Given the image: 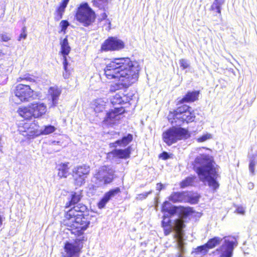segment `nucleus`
<instances>
[{
    "instance_id": "f257e3e1",
    "label": "nucleus",
    "mask_w": 257,
    "mask_h": 257,
    "mask_svg": "<svg viewBox=\"0 0 257 257\" xmlns=\"http://www.w3.org/2000/svg\"><path fill=\"white\" fill-rule=\"evenodd\" d=\"M140 67L137 62H133L129 58H114L107 62L104 69V74L109 79H118L120 84H115L111 90L128 87L135 83L139 77Z\"/></svg>"
},
{
    "instance_id": "f03ea898",
    "label": "nucleus",
    "mask_w": 257,
    "mask_h": 257,
    "mask_svg": "<svg viewBox=\"0 0 257 257\" xmlns=\"http://www.w3.org/2000/svg\"><path fill=\"white\" fill-rule=\"evenodd\" d=\"M194 167L200 180L213 190L219 187L216 181L218 176L217 169L215 167V163L209 155L200 154L194 161Z\"/></svg>"
},
{
    "instance_id": "7ed1b4c3",
    "label": "nucleus",
    "mask_w": 257,
    "mask_h": 257,
    "mask_svg": "<svg viewBox=\"0 0 257 257\" xmlns=\"http://www.w3.org/2000/svg\"><path fill=\"white\" fill-rule=\"evenodd\" d=\"M86 209L85 206H75L67 211L63 220L72 233L79 236L82 234L90 224V216L83 212Z\"/></svg>"
},
{
    "instance_id": "20e7f679",
    "label": "nucleus",
    "mask_w": 257,
    "mask_h": 257,
    "mask_svg": "<svg viewBox=\"0 0 257 257\" xmlns=\"http://www.w3.org/2000/svg\"><path fill=\"white\" fill-rule=\"evenodd\" d=\"M46 104L41 101H34L27 106L18 108L17 112L25 119H31L33 117L38 118L45 115L47 112Z\"/></svg>"
},
{
    "instance_id": "39448f33",
    "label": "nucleus",
    "mask_w": 257,
    "mask_h": 257,
    "mask_svg": "<svg viewBox=\"0 0 257 257\" xmlns=\"http://www.w3.org/2000/svg\"><path fill=\"white\" fill-rule=\"evenodd\" d=\"M38 96V93L34 91L29 84H19L13 91L12 101L16 104L27 102Z\"/></svg>"
},
{
    "instance_id": "423d86ee",
    "label": "nucleus",
    "mask_w": 257,
    "mask_h": 257,
    "mask_svg": "<svg viewBox=\"0 0 257 257\" xmlns=\"http://www.w3.org/2000/svg\"><path fill=\"white\" fill-rule=\"evenodd\" d=\"M195 116L194 112L191 111L190 107L184 105L178 107L173 112H170L168 116V120L171 123H176L180 125L182 122H192Z\"/></svg>"
},
{
    "instance_id": "0eeeda50",
    "label": "nucleus",
    "mask_w": 257,
    "mask_h": 257,
    "mask_svg": "<svg viewBox=\"0 0 257 257\" xmlns=\"http://www.w3.org/2000/svg\"><path fill=\"white\" fill-rule=\"evenodd\" d=\"M114 171L108 166H102L97 170L91 179V182L96 187L110 183L114 179Z\"/></svg>"
},
{
    "instance_id": "6e6552de",
    "label": "nucleus",
    "mask_w": 257,
    "mask_h": 257,
    "mask_svg": "<svg viewBox=\"0 0 257 257\" xmlns=\"http://www.w3.org/2000/svg\"><path fill=\"white\" fill-rule=\"evenodd\" d=\"M190 137L187 130L181 127L173 126L162 134V139L168 146H171L178 141L185 140Z\"/></svg>"
},
{
    "instance_id": "1a4fd4ad",
    "label": "nucleus",
    "mask_w": 257,
    "mask_h": 257,
    "mask_svg": "<svg viewBox=\"0 0 257 257\" xmlns=\"http://www.w3.org/2000/svg\"><path fill=\"white\" fill-rule=\"evenodd\" d=\"M75 18L84 26L87 27L94 22L95 14L87 3H83L78 8Z\"/></svg>"
},
{
    "instance_id": "9d476101",
    "label": "nucleus",
    "mask_w": 257,
    "mask_h": 257,
    "mask_svg": "<svg viewBox=\"0 0 257 257\" xmlns=\"http://www.w3.org/2000/svg\"><path fill=\"white\" fill-rule=\"evenodd\" d=\"M162 211L163 212H167L171 215L177 214L182 218H185L193 213L192 208L191 207L173 206L167 201L164 202L162 207Z\"/></svg>"
},
{
    "instance_id": "9b49d317",
    "label": "nucleus",
    "mask_w": 257,
    "mask_h": 257,
    "mask_svg": "<svg viewBox=\"0 0 257 257\" xmlns=\"http://www.w3.org/2000/svg\"><path fill=\"white\" fill-rule=\"evenodd\" d=\"M235 238L228 237L224 238V243L220 247L218 251L221 257H231L234 245H236Z\"/></svg>"
},
{
    "instance_id": "f8f14e48",
    "label": "nucleus",
    "mask_w": 257,
    "mask_h": 257,
    "mask_svg": "<svg viewBox=\"0 0 257 257\" xmlns=\"http://www.w3.org/2000/svg\"><path fill=\"white\" fill-rule=\"evenodd\" d=\"M60 44L61 46L60 53L63 56V64L65 70V72L63 73V75L65 79H67L69 77V75L68 73L67 70L68 62L67 61L66 56L69 54L71 51V47L69 46L67 36L63 39H60Z\"/></svg>"
},
{
    "instance_id": "ddd939ff",
    "label": "nucleus",
    "mask_w": 257,
    "mask_h": 257,
    "mask_svg": "<svg viewBox=\"0 0 257 257\" xmlns=\"http://www.w3.org/2000/svg\"><path fill=\"white\" fill-rule=\"evenodd\" d=\"M123 42L116 38L107 39L102 45L101 49L104 51H116L123 48Z\"/></svg>"
},
{
    "instance_id": "4468645a",
    "label": "nucleus",
    "mask_w": 257,
    "mask_h": 257,
    "mask_svg": "<svg viewBox=\"0 0 257 257\" xmlns=\"http://www.w3.org/2000/svg\"><path fill=\"white\" fill-rule=\"evenodd\" d=\"M124 112L123 107H115L107 113L103 121L107 125L114 124L120 119L121 114Z\"/></svg>"
},
{
    "instance_id": "2eb2a0df",
    "label": "nucleus",
    "mask_w": 257,
    "mask_h": 257,
    "mask_svg": "<svg viewBox=\"0 0 257 257\" xmlns=\"http://www.w3.org/2000/svg\"><path fill=\"white\" fill-rule=\"evenodd\" d=\"M80 248L79 241H75L73 242H67L64 247L65 251L66 252L65 257H76Z\"/></svg>"
},
{
    "instance_id": "dca6fc26",
    "label": "nucleus",
    "mask_w": 257,
    "mask_h": 257,
    "mask_svg": "<svg viewBox=\"0 0 257 257\" xmlns=\"http://www.w3.org/2000/svg\"><path fill=\"white\" fill-rule=\"evenodd\" d=\"M131 148L128 147L125 149H114L107 154L109 159L116 158L122 159H127L130 157Z\"/></svg>"
},
{
    "instance_id": "f3484780",
    "label": "nucleus",
    "mask_w": 257,
    "mask_h": 257,
    "mask_svg": "<svg viewBox=\"0 0 257 257\" xmlns=\"http://www.w3.org/2000/svg\"><path fill=\"white\" fill-rule=\"evenodd\" d=\"M184 227L183 221L181 219H177L175 221V227L176 233L175 234V238L177 241L178 247L181 250L183 249V236L182 229Z\"/></svg>"
},
{
    "instance_id": "a211bd4d",
    "label": "nucleus",
    "mask_w": 257,
    "mask_h": 257,
    "mask_svg": "<svg viewBox=\"0 0 257 257\" xmlns=\"http://www.w3.org/2000/svg\"><path fill=\"white\" fill-rule=\"evenodd\" d=\"M120 191V189L118 187H117L114 189L110 190L106 193L101 200L98 203V208L99 209L104 208L109 200L115 195L119 193Z\"/></svg>"
},
{
    "instance_id": "6ab92c4d",
    "label": "nucleus",
    "mask_w": 257,
    "mask_h": 257,
    "mask_svg": "<svg viewBox=\"0 0 257 257\" xmlns=\"http://www.w3.org/2000/svg\"><path fill=\"white\" fill-rule=\"evenodd\" d=\"M222 239L218 237H215L210 239L207 243L203 246H199L197 248V251L205 254L207 251V248H212L218 244Z\"/></svg>"
},
{
    "instance_id": "aec40b11",
    "label": "nucleus",
    "mask_w": 257,
    "mask_h": 257,
    "mask_svg": "<svg viewBox=\"0 0 257 257\" xmlns=\"http://www.w3.org/2000/svg\"><path fill=\"white\" fill-rule=\"evenodd\" d=\"M48 93L52 99V103L50 105V107L56 106L58 104L59 97L61 93V90L57 87H51L48 90Z\"/></svg>"
},
{
    "instance_id": "412c9836",
    "label": "nucleus",
    "mask_w": 257,
    "mask_h": 257,
    "mask_svg": "<svg viewBox=\"0 0 257 257\" xmlns=\"http://www.w3.org/2000/svg\"><path fill=\"white\" fill-rule=\"evenodd\" d=\"M169 200L174 203L185 202L188 200L186 192H173L169 197Z\"/></svg>"
},
{
    "instance_id": "4be33fe9",
    "label": "nucleus",
    "mask_w": 257,
    "mask_h": 257,
    "mask_svg": "<svg viewBox=\"0 0 257 257\" xmlns=\"http://www.w3.org/2000/svg\"><path fill=\"white\" fill-rule=\"evenodd\" d=\"M108 104V102L107 99L102 98L96 99L93 104L94 110L96 113L102 112Z\"/></svg>"
},
{
    "instance_id": "5701e85b",
    "label": "nucleus",
    "mask_w": 257,
    "mask_h": 257,
    "mask_svg": "<svg viewBox=\"0 0 257 257\" xmlns=\"http://www.w3.org/2000/svg\"><path fill=\"white\" fill-rule=\"evenodd\" d=\"M133 140V136L128 134L127 136L124 137L121 140H117L114 143H110V148H115L117 146L125 147L127 145Z\"/></svg>"
},
{
    "instance_id": "b1692460",
    "label": "nucleus",
    "mask_w": 257,
    "mask_h": 257,
    "mask_svg": "<svg viewBox=\"0 0 257 257\" xmlns=\"http://www.w3.org/2000/svg\"><path fill=\"white\" fill-rule=\"evenodd\" d=\"M90 171V167L88 166L82 165L75 167L73 170V173L87 178Z\"/></svg>"
},
{
    "instance_id": "393cba45",
    "label": "nucleus",
    "mask_w": 257,
    "mask_h": 257,
    "mask_svg": "<svg viewBox=\"0 0 257 257\" xmlns=\"http://www.w3.org/2000/svg\"><path fill=\"white\" fill-rule=\"evenodd\" d=\"M69 163H62L58 166V175L60 178H67L70 174Z\"/></svg>"
},
{
    "instance_id": "a878e982",
    "label": "nucleus",
    "mask_w": 257,
    "mask_h": 257,
    "mask_svg": "<svg viewBox=\"0 0 257 257\" xmlns=\"http://www.w3.org/2000/svg\"><path fill=\"white\" fill-rule=\"evenodd\" d=\"M36 126L35 123H30L26 134H23V135L28 138H34L40 135V130L35 128Z\"/></svg>"
},
{
    "instance_id": "bb28decb",
    "label": "nucleus",
    "mask_w": 257,
    "mask_h": 257,
    "mask_svg": "<svg viewBox=\"0 0 257 257\" xmlns=\"http://www.w3.org/2000/svg\"><path fill=\"white\" fill-rule=\"evenodd\" d=\"M198 91L189 92L180 100V102L182 103L193 102L198 99Z\"/></svg>"
},
{
    "instance_id": "cd10ccee",
    "label": "nucleus",
    "mask_w": 257,
    "mask_h": 257,
    "mask_svg": "<svg viewBox=\"0 0 257 257\" xmlns=\"http://www.w3.org/2000/svg\"><path fill=\"white\" fill-rule=\"evenodd\" d=\"M17 82L25 81L28 83H33L35 82V77L29 73L21 75L16 79Z\"/></svg>"
},
{
    "instance_id": "c85d7f7f",
    "label": "nucleus",
    "mask_w": 257,
    "mask_h": 257,
    "mask_svg": "<svg viewBox=\"0 0 257 257\" xmlns=\"http://www.w3.org/2000/svg\"><path fill=\"white\" fill-rule=\"evenodd\" d=\"M257 164V154L253 155L250 158L249 170L252 175H254L255 166Z\"/></svg>"
},
{
    "instance_id": "c756f323",
    "label": "nucleus",
    "mask_w": 257,
    "mask_h": 257,
    "mask_svg": "<svg viewBox=\"0 0 257 257\" xmlns=\"http://www.w3.org/2000/svg\"><path fill=\"white\" fill-rule=\"evenodd\" d=\"M224 0H215L211 7L212 11L216 10L217 12L221 14V7L224 4Z\"/></svg>"
},
{
    "instance_id": "7c9ffc66",
    "label": "nucleus",
    "mask_w": 257,
    "mask_h": 257,
    "mask_svg": "<svg viewBox=\"0 0 257 257\" xmlns=\"http://www.w3.org/2000/svg\"><path fill=\"white\" fill-rule=\"evenodd\" d=\"M73 177L75 184L78 186H81L83 185L85 182V179L86 178L82 176L76 174H73Z\"/></svg>"
},
{
    "instance_id": "2f4dec72",
    "label": "nucleus",
    "mask_w": 257,
    "mask_h": 257,
    "mask_svg": "<svg viewBox=\"0 0 257 257\" xmlns=\"http://www.w3.org/2000/svg\"><path fill=\"white\" fill-rule=\"evenodd\" d=\"M56 128L51 125H46L43 129L40 130V135H47L54 132Z\"/></svg>"
},
{
    "instance_id": "473e14b6",
    "label": "nucleus",
    "mask_w": 257,
    "mask_h": 257,
    "mask_svg": "<svg viewBox=\"0 0 257 257\" xmlns=\"http://www.w3.org/2000/svg\"><path fill=\"white\" fill-rule=\"evenodd\" d=\"M195 177H188L186 178L185 180H183L180 183V186L181 188H184L187 187L189 186H191L193 185V183L194 182V180L195 179Z\"/></svg>"
},
{
    "instance_id": "72a5a7b5",
    "label": "nucleus",
    "mask_w": 257,
    "mask_h": 257,
    "mask_svg": "<svg viewBox=\"0 0 257 257\" xmlns=\"http://www.w3.org/2000/svg\"><path fill=\"white\" fill-rule=\"evenodd\" d=\"M93 5L101 9H104L107 6L108 0H93Z\"/></svg>"
},
{
    "instance_id": "f704fd0d",
    "label": "nucleus",
    "mask_w": 257,
    "mask_h": 257,
    "mask_svg": "<svg viewBox=\"0 0 257 257\" xmlns=\"http://www.w3.org/2000/svg\"><path fill=\"white\" fill-rule=\"evenodd\" d=\"M186 197L188 200L186 202H188L192 204H195L198 201L199 197L197 195L186 192Z\"/></svg>"
},
{
    "instance_id": "c9c22d12",
    "label": "nucleus",
    "mask_w": 257,
    "mask_h": 257,
    "mask_svg": "<svg viewBox=\"0 0 257 257\" xmlns=\"http://www.w3.org/2000/svg\"><path fill=\"white\" fill-rule=\"evenodd\" d=\"M80 198L81 196L79 193H74L72 195V198L70 203L71 204L77 203L80 200Z\"/></svg>"
},
{
    "instance_id": "e433bc0d",
    "label": "nucleus",
    "mask_w": 257,
    "mask_h": 257,
    "mask_svg": "<svg viewBox=\"0 0 257 257\" xmlns=\"http://www.w3.org/2000/svg\"><path fill=\"white\" fill-rule=\"evenodd\" d=\"M111 102L113 104H120L122 102V99L120 95L116 94L111 98Z\"/></svg>"
},
{
    "instance_id": "4c0bfd02",
    "label": "nucleus",
    "mask_w": 257,
    "mask_h": 257,
    "mask_svg": "<svg viewBox=\"0 0 257 257\" xmlns=\"http://www.w3.org/2000/svg\"><path fill=\"white\" fill-rule=\"evenodd\" d=\"M212 138V135L210 134L207 133L202 135L201 137L197 138V142L201 143L205 142L208 140L211 139Z\"/></svg>"
},
{
    "instance_id": "58836bf2",
    "label": "nucleus",
    "mask_w": 257,
    "mask_h": 257,
    "mask_svg": "<svg viewBox=\"0 0 257 257\" xmlns=\"http://www.w3.org/2000/svg\"><path fill=\"white\" fill-rule=\"evenodd\" d=\"M30 125L29 123H25L23 125L19 127V131L23 135V134H26L29 127Z\"/></svg>"
},
{
    "instance_id": "ea45409f",
    "label": "nucleus",
    "mask_w": 257,
    "mask_h": 257,
    "mask_svg": "<svg viewBox=\"0 0 257 257\" xmlns=\"http://www.w3.org/2000/svg\"><path fill=\"white\" fill-rule=\"evenodd\" d=\"M21 31L22 32L18 39V40L19 41H21L22 39H26L27 37V29L26 27H23Z\"/></svg>"
},
{
    "instance_id": "a19ab883",
    "label": "nucleus",
    "mask_w": 257,
    "mask_h": 257,
    "mask_svg": "<svg viewBox=\"0 0 257 257\" xmlns=\"http://www.w3.org/2000/svg\"><path fill=\"white\" fill-rule=\"evenodd\" d=\"M179 63L180 65V67L182 68L183 69H186L190 66V64L188 61L186 59H181L179 60Z\"/></svg>"
},
{
    "instance_id": "79ce46f5",
    "label": "nucleus",
    "mask_w": 257,
    "mask_h": 257,
    "mask_svg": "<svg viewBox=\"0 0 257 257\" xmlns=\"http://www.w3.org/2000/svg\"><path fill=\"white\" fill-rule=\"evenodd\" d=\"M69 0H63L57 11H59V12L63 14L65 11V9L69 2Z\"/></svg>"
},
{
    "instance_id": "37998d69",
    "label": "nucleus",
    "mask_w": 257,
    "mask_h": 257,
    "mask_svg": "<svg viewBox=\"0 0 257 257\" xmlns=\"http://www.w3.org/2000/svg\"><path fill=\"white\" fill-rule=\"evenodd\" d=\"M69 25V24L67 21H62L60 23V27L61 28V31L64 33H66V30Z\"/></svg>"
},
{
    "instance_id": "c03bdc74",
    "label": "nucleus",
    "mask_w": 257,
    "mask_h": 257,
    "mask_svg": "<svg viewBox=\"0 0 257 257\" xmlns=\"http://www.w3.org/2000/svg\"><path fill=\"white\" fill-rule=\"evenodd\" d=\"M170 220L169 218H167L165 215L164 216L163 220L162 221V226L164 227H171L170 225Z\"/></svg>"
},
{
    "instance_id": "a18cd8bd",
    "label": "nucleus",
    "mask_w": 257,
    "mask_h": 257,
    "mask_svg": "<svg viewBox=\"0 0 257 257\" xmlns=\"http://www.w3.org/2000/svg\"><path fill=\"white\" fill-rule=\"evenodd\" d=\"M8 69L4 65H0V76H6Z\"/></svg>"
},
{
    "instance_id": "49530a36",
    "label": "nucleus",
    "mask_w": 257,
    "mask_h": 257,
    "mask_svg": "<svg viewBox=\"0 0 257 257\" xmlns=\"http://www.w3.org/2000/svg\"><path fill=\"white\" fill-rule=\"evenodd\" d=\"M152 191H150L149 192H145L138 195L137 198L139 199H144L147 197V196L152 193Z\"/></svg>"
},
{
    "instance_id": "de8ad7c7",
    "label": "nucleus",
    "mask_w": 257,
    "mask_h": 257,
    "mask_svg": "<svg viewBox=\"0 0 257 257\" xmlns=\"http://www.w3.org/2000/svg\"><path fill=\"white\" fill-rule=\"evenodd\" d=\"M1 39L4 42H8L11 40V37L10 35L5 33L1 35Z\"/></svg>"
},
{
    "instance_id": "09e8293b",
    "label": "nucleus",
    "mask_w": 257,
    "mask_h": 257,
    "mask_svg": "<svg viewBox=\"0 0 257 257\" xmlns=\"http://www.w3.org/2000/svg\"><path fill=\"white\" fill-rule=\"evenodd\" d=\"M236 210L238 213L240 214H244L245 212V209L242 206H238Z\"/></svg>"
},
{
    "instance_id": "8fccbe9b",
    "label": "nucleus",
    "mask_w": 257,
    "mask_h": 257,
    "mask_svg": "<svg viewBox=\"0 0 257 257\" xmlns=\"http://www.w3.org/2000/svg\"><path fill=\"white\" fill-rule=\"evenodd\" d=\"M63 13L59 12V11H57L56 16L55 17V19L57 21H59L62 18Z\"/></svg>"
},
{
    "instance_id": "3c124183",
    "label": "nucleus",
    "mask_w": 257,
    "mask_h": 257,
    "mask_svg": "<svg viewBox=\"0 0 257 257\" xmlns=\"http://www.w3.org/2000/svg\"><path fill=\"white\" fill-rule=\"evenodd\" d=\"M160 157L164 160H166L169 158V155L166 152H163L160 155Z\"/></svg>"
},
{
    "instance_id": "603ef678",
    "label": "nucleus",
    "mask_w": 257,
    "mask_h": 257,
    "mask_svg": "<svg viewBox=\"0 0 257 257\" xmlns=\"http://www.w3.org/2000/svg\"><path fill=\"white\" fill-rule=\"evenodd\" d=\"M165 188L164 185L161 184V183H158L157 184L156 186V189L157 190H159L160 191L162 189H164Z\"/></svg>"
},
{
    "instance_id": "864d4df0",
    "label": "nucleus",
    "mask_w": 257,
    "mask_h": 257,
    "mask_svg": "<svg viewBox=\"0 0 257 257\" xmlns=\"http://www.w3.org/2000/svg\"><path fill=\"white\" fill-rule=\"evenodd\" d=\"M171 227H164L165 234L166 235H168L171 231Z\"/></svg>"
},
{
    "instance_id": "5fc2aeb1",
    "label": "nucleus",
    "mask_w": 257,
    "mask_h": 257,
    "mask_svg": "<svg viewBox=\"0 0 257 257\" xmlns=\"http://www.w3.org/2000/svg\"><path fill=\"white\" fill-rule=\"evenodd\" d=\"M247 186L249 189H252L254 187V184L250 182L248 184Z\"/></svg>"
},
{
    "instance_id": "6e6d98bb",
    "label": "nucleus",
    "mask_w": 257,
    "mask_h": 257,
    "mask_svg": "<svg viewBox=\"0 0 257 257\" xmlns=\"http://www.w3.org/2000/svg\"><path fill=\"white\" fill-rule=\"evenodd\" d=\"M107 18V15L105 13H103L101 16V20H104Z\"/></svg>"
},
{
    "instance_id": "4d7b16f0",
    "label": "nucleus",
    "mask_w": 257,
    "mask_h": 257,
    "mask_svg": "<svg viewBox=\"0 0 257 257\" xmlns=\"http://www.w3.org/2000/svg\"><path fill=\"white\" fill-rule=\"evenodd\" d=\"M3 219L2 216L0 215V226L2 225Z\"/></svg>"
}]
</instances>
